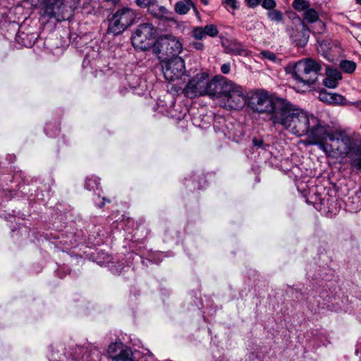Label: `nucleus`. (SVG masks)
<instances>
[{
    "label": "nucleus",
    "instance_id": "dca6fc26",
    "mask_svg": "<svg viewBox=\"0 0 361 361\" xmlns=\"http://www.w3.org/2000/svg\"><path fill=\"white\" fill-rule=\"evenodd\" d=\"M193 6L192 0H182L177 1L174 6V11L179 15H185Z\"/></svg>",
    "mask_w": 361,
    "mask_h": 361
},
{
    "label": "nucleus",
    "instance_id": "423d86ee",
    "mask_svg": "<svg viewBox=\"0 0 361 361\" xmlns=\"http://www.w3.org/2000/svg\"><path fill=\"white\" fill-rule=\"evenodd\" d=\"M140 13L129 7H123L116 10L109 20L108 32L114 35L121 34L129 27L137 23Z\"/></svg>",
    "mask_w": 361,
    "mask_h": 361
},
{
    "label": "nucleus",
    "instance_id": "1a4fd4ad",
    "mask_svg": "<svg viewBox=\"0 0 361 361\" xmlns=\"http://www.w3.org/2000/svg\"><path fill=\"white\" fill-rule=\"evenodd\" d=\"M42 15L55 18L58 20L65 18V14L73 11L80 4V0H43Z\"/></svg>",
    "mask_w": 361,
    "mask_h": 361
},
{
    "label": "nucleus",
    "instance_id": "ddd939ff",
    "mask_svg": "<svg viewBox=\"0 0 361 361\" xmlns=\"http://www.w3.org/2000/svg\"><path fill=\"white\" fill-rule=\"evenodd\" d=\"M107 352L112 361H134L130 348L126 346L122 342L111 343Z\"/></svg>",
    "mask_w": 361,
    "mask_h": 361
},
{
    "label": "nucleus",
    "instance_id": "5701e85b",
    "mask_svg": "<svg viewBox=\"0 0 361 361\" xmlns=\"http://www.w3.org/2000/svg\"><path fill=\"white\" fill-rule=\"evenodd\" d=\"M203 30L206 36L214 37L219 34L217 27L214 24L207 25L203 27Z\"/></svg>",
    "mask_w": 361,
    "mask_h": 361
},
{
    "label": "nucleus",
    "instance_id": "a211bd4d",
    "mask_svg": "<svg viewBox=\"0 0 361 361\" xmlns=\"http://www.w3.org/2000/svg\"><path fill=\"white\" fill-rule=\"evenodd\" d=\"M257 56L262 60H267L272 63L280 62V59L278 58L277 55L269 50H262Z\"/></svg>",
    "mask_w": 361,
    "mask_h": 361
},
{
    "label": "nucleus",
    "instance_id": "79ce46f5",
    "mask_svg": "<svg viewBox=\"0 0 361 361\" xmlns=\"http://www.w3.org/2000/svg\"><path fill=\"white\" fill-rule=\"evenodd\" d=\"M358 142H361V137H360V138H358ZM355 152H359L360 154H361V149H355Z\"/></svg>",
    "mask_w": 361,
    "mask_h": 361
},
{
    "label": "nucleus",
    "instance_id": "0eeeda50",
    "mask_svg": "<svg viewBox=\"0 0 361 361\" xmlns=\"http://www.w3.org/2000/svg\"><path fill=\"white\" fill-rule=\"evenodd\" d=\"M158 35L157 28L150 22L140 23L130 37L132 45L136 49L147 51L154 45Z\"/></svg>",
    "mask_w": 361,
    "mask_h": 361
},
{
    "label": "nucleus",
    "instance_id": "c85d7f7f",
    "mask_svg": "<svg viewBox=\"0 0 361 361\" xmlns=\"http://www.w3.org/2000/svg\"><path fill=\"white\" fill-rule=\"evenodd\" d=\"M232 45L233 46V49H232V52L238 54V55H242L245 52V49L242 47L241 44L234 42L232 43Z\"/></svg>",
    "mask_w": 361,
    "mask_h": 361
},
{
    "label": "nucleus",
    "instance_id": "f3484780",
    "mask_svg": "<svg viewBox=\"0 0 361 361\" xmlns=\"http://www.w3.org/2000/svg\"><path fill=\"white\" fill-rule=\"evenodd\" d=\"M298 19L302 23L301 37L300 38H295L294 39V41L296 43L297 46L303 47L308 42V39H309V29L307 27V25L305 24V23L300 20V18H298Z\"/></svg>",
    "mask_w": 361,
    "mask_h": 361
},
{
    "label": "nucleus",
    "instance_id": "2f4dec72",
    "mask_svg": "<svg viewBox=\"0 0 361 361\" xmlns=\"http://www.w3.org/2000/svg\"><path fill=\"white\" fill-rule=\"evenodd\" d=\"M152 0H135L136 4L141 8H147L151 4Z\"/></svg>",
    "mask_w": 361,
    "mask_h": 361
},
{
    "label": "nucleus",
    "instance_id": "e433bc0d",
    "mask_svg": "<svg viewBox=\"0 0 361 361\" xmlns=\"http://www.w3.org/2000/svg\"><path fill=\"white\" fill-rule=\"evenodd\" d=\"M102 200H103V201H102V203H99V204H98V207H102L105 204V203H106V202L109 203V202H111L109 200H107V199H106V198H104H104H102Z\"/></svg>",
    "mask_w": 361,
    "mask_h": 361
},
{
    "label": "nucleus",
    "instance_id": "7ed1b4c3",
    "mask_svg": "<svg viewBox=\"0 0 361 361\" xmlns=\"http://www.w3.org/2000/svg\"><path fill=\"white\" fill-rule=\"evenodd\" d=\"M220 77L221 75H216L210 78L207 71L198 73L189 80L183 92L190 99L205 95L215 99Z\"/></svg>",
    "mask_w": 361,
    "mask_h": 361
},
{
    "label": "nucleus",
    "instance_id": "6ab92c4d",
    "mask_svg": "<svg viewBox=\"0 0 361 361\" xmlns=\"http://www.w3.org/2000/svg\"><path fill=\"white\" fill-rule=\"evenodd\" d=\"M350 164L358 171H361V154L353 152L349 157Z\"/></svg>",
    "mask_w": 361,
    "mask_h": 361
},
{
    "label": "nucleus",
    "instance_id": "b1692460",
    "mask_svg": "<svg viewBox=\"0 0 361 361\" xmlns=\"http://www.w3.org/2000/svg\"><path fill=\"white\" fill-rule=\"evenodd\" d=\"M99 185V179L96 177L87 178L85 181V188L89 190L97 189Z\"/></svg>",
    "mask_w": 361,
    "mask_h": 361
},
{
    "label": "nucleus",
    "instance_id": "7c9ffc66",
    "mask_svg": "<svg viewBox=\"0 0 361 361\" xmlns=\"http://www.w3.org/2000/svg\"><path fill=\"white\" fill-rule=\"evenodd\" d=\"M328 76L330 78H332L334 80H336V81L338 83V81L341 79V74L339 71L334 70L333 71H330L328 73Z\"/></svg>",
    "mask_w": 361,
    "mask_h": 361
},
{
    "label": "nucleus",
    "instance_id": "9d476101",
    "mask_svg": "<svg viewBox=\"0 0 361 361\" xmlns=\"http://www.w3.org/2000/svg\"><path fill=\"white\" fill-rule=\"evenodd\" d=\"M162 71L165 79L174 81L185 73V62L181 57H173L161 61Z\"/></svg>",
    "mask_w": 361,
    "mask_h": 361
},
{
    "label": "nucleus",
    "instance_id": "4c0bfd02",
    "mask_svg": "<svg viewBox=\"0 0 361 361\" xmlns=\"http://www.w3.org/2000/svg\"><path fill=\"white\" fill-rule=\"evenodd\" d=\"M184 114H180V115L173 114V116L177 117L178 119H180L182 117H183Z\"/></svg>",
    "mask_w": 361,
    "mask_h": 361
},
{
    "label": "nucleus",
    "instance_id": "37998d69",
    "mask_svg": "<svg viewBox=\"0 0 361 361\" xmlns=\"http://www.w3.org/2000/svg\"><path fill=\"white\" fill-rule=\"evenodd\" d=\"M356 2L359 4H361V0H356Z\"/></svg>",
    "mask_w": 361,
    "mask_h": 361
},
{
    "label": "nucleus",
    "instance_id": "aec40b11",
    "mask_svg": "<svg viewBox=\"0 0 361 361\" xmlns=\"http://www.w3.org/2000/svg\"><path fill=\"white\" fill-rule=\"evenodd\" d=\"M340 68L346 73H352L356 68V63L353 61L343 60L340 62Z\"/></svg>",
    "mask_w": 361,
    "mask_h": 361
},
{
    "label": "nucleus",
    "instance_id": "c756f323",
    "mask_svg": "<svg viewBox=\"0 0 361 361\" xmlns=\"http://www.w3.org/2000/svg\"><path fill=\"white\" fill-rule=\"evenodd\" d=\"M252 144L257 148H262L264 149H267V147H269L268 145L264 144L263 140L254 138L252 140Z\"/></svg>",
    "mask_w": 361,
    "mask_h": 361
},
{
    "label": "nucleus",
    "instance_id": "9b49d317",
    "mask_svg": "<svg viewBox=\"0 0 361 361\" xmlns=\"http://www.w3.org/2000/svg\"><path fill=\"white\" fill-rule=\"evenodd\" d=\"M317 122H312L310 121V130L308 131L309 143L312 145H318L321 149V145H328L329 143L324 142L331 133H329L327 127L324 122L321 121L314 116Z\"/></svg>",
    "mask_w": 361,
    "mask_h": 361
},
{
    "label": "nucleus",
    "instance_id": "f257e3e1",
    "mask_svg": "<svg viewBox=\"0 0 361 361\" xmlns=\"http://www.w3.org/2000/svg\"><path fill=\"white\" fill-rule=\"evenodd\" d=\"M310 121L317 122L313 115H309L303 110L296 108L284 99L278 105V111L271 121L274 126H280L293 135L302 136L310 130Z\"/></svg>",
    "mask_w": 361,
    "mask_h": 361
},
{
    "label": "nucleus",
    "instance_id": "a19ab883",
    "mask_svg": "<svg viewBox=\"0 0 361 361\" xmlns=\"http://www.w3.org/2000/svg\"><path fill=\"white\" fill-rule=\"evenodd\" d=\"M356 107L361 111V102H358L356 104Z\"/></svg>",
    "mask_w": 361,
    "mask_h": 361
},
{
    "label": "nucleus",
    "instance_id": "f8f14e48",
    "mask_svg": "<svg viewBox=\"0 0 361 361\" xmlns=\"http://www.w3.org/2000/svg\"><path fill=\"white\" fill-rule=\"evenodd\" d=\"M159 44L163 49L166 57H179V54L183 50V44L175 36L164 35L159 38Z\"/></svg>",
    "mask_w": 361,
    "mask_h": 361
},
{
    "label": "nucleus",
    "instance_id": "2eb2a0df",
    "mask_svg": "<svg viewBox=\"0 0 361 361\" xmlns=\"http://www.w3.org/2000/svg\"><path fill=\"white\" fill-rule=\"evenodd\" d=\"M319 99L320 101L329 104H343L345 99L343 96L328 92L326 90H321L319 92Z\"/></svg>",
    "mask_w": 361,
    "mask_h": 361
},
{
    "label": "nucleus",
    "instance_id": "58836bf2",
    "mask_svg": "<svg viewBox=\"0 0 361 361\" xmlns=\"http://www.w3.org/2000/svg\"><path fill=\"white\" fill-rule=\"evenodd\" d=\"M192 8H193V11H194L195 15L198 16L199 15V12L197 11V8L194 5H193V6H192Z\"/></svg>",
    "mask_w": 361,
    "mask_h": 361
},
{
    "label": "nucleus",
    "instance_id": "393cba45",
    "mask_svg": "<svg viewBox=\"0 0 361 361\" xmlns=\"http://www.w3.org/2000/svg\"><path fill=\"white\" fill-rule=\"evenodd\" d=\"M152 48H153L154 54L158 56V58L161 60V62L163 60L167 59V57H166V55L164 53L163 49L159 44V40L156 43L154 42V45Z\"/></svg>",
    "mask_w": 361,
    "mask_h": 361
},
{
    "label": "nucleus",
    "instance_id": "4468645a",
    "mask_svg": "<svg viewBox=\"0 0 361 361\" xmlns=\"http://www.w3.org/2000/svg\"><path fill=\"white\" fill-rule=\"evenodd\" d=\"M292 6L298 12H302L303 18L309 23H313L319 20L318 11L312 8L310 3L305 0H293Z\"/></svg>",
    "mask_w": 361,
    "mask_h": 361
},
{
    "label": "nucleus",
    "instance_id": "c03bdc74",
    "mask_svg": "<svg viewBox=\"0 0 361 361\" xmlns=\"http://www.w3.org/2000/svg\"><path fill=\"white\" fill-rule=\"evenodd\" d=\"M324 57H326L328 59V61H331V59L329 57H327V56L326 54H324Z\"/></svg>",
    "mask_w": 361,
    "mask_h": 361
},
{
    "label": "nucleus",
    "instance_id": "ea45409f",
    "mask_svg": "<svg viewBox=\"0 0 361 361\" xmlns=\"http://www.w3.org/2000/svg\"><path fill=\"white\" fill-rule=\"evenodd\" d=\"M202 4H203L204 5H207L209 4V1L208 0H200Z\"/></svg>",
    "mask_w": 361,
    "mask_h": 361
},
{
    "label": "nucleus",
    "instance_id": "72a5a7b5",
    "mask_svg": "<svg viewBox=\"0 0 361 361\" xmlns=\"http://www.w3.org/2000/svg\"><path fill=\"white\" fill-rule=\"evenodd\" d=\"M230 70H231V65H230V63H224V64L221 66V71L224 74H228V73L230 72Z\"/></svg>",
    "mask_w": 361,
    "mask_h": 361
},
{
    "label": "nucleus",
    "instance_id": "bb28decb",
    "mask_svg": "<svg viewBox=\"0 0 361 361\" xmlns=\"http://www.w3.org/2000/svg\"><path fill=\"white\" fill-rule=\"evenodd\" d=\"M262 6L269 11L274 10L276 6L275 0H262L261 1Z\"/></svg>",
    "mask_w": 361,
    "mask_h": 361
},
{
    "label": "nucleus",
    "instance_id": "6e6552de",
    "mask_svg": "<svg viewBox=\"0 0 361 361\" xmlns=\"http://www.w3.org/2000/svg\"><path fill=\"white\" fill-rule=\"evenodd\" d=\"M321 70L319 63L312 59H306L295 63L293 76L298 82L310 85L316 82Z\"/></svg>",
    "mask_w": 361,
    "mask_h": 361
},
{
    "label": "nucleus",
    "instance_id": "c9c22d12",
    "mask_svg": "<svg viewBox=\"0 0 361 361\" xmlns=\"http://www.w3.org/2000/svg\"><path fill=\"white\" fill-rule=\"evenodd\" d=\"M192 46L197 50H201L202 49L204 44L202 42H195L192 44Z\"/></svg>",
    "mask_w": 361,
    "mask_h": 361
},
{
    "label": "nucleus",
    "instance_id": "f03ea898",
    "mask_svg": "<svg viewBox=\"0 0 361 361\" xmlns=\"http://www.w3.org/2000/svg\"><path fill=\"white\" fill-rule=\"evenodd\" d=\"M331 143L321 145V149L334 158L348 157L355 149H361V142L345 132L335 131L329 135Z\"/></svg>",
    "mask_w": 361,
    "mask_h": 361
},
{
    "label": "nucleus",
    "instance_id": "412c9836",
    "mask_svg": "<svg viewBox=\"0 0 361 361\" xmlns=\"http://www.w3.org/2000/svg\"><path fill=\"white\" fill-rule=\"evenodd\" d=\"M221 4L228 11H234L239 8V3L237 0H222Z\"/></svg>",
    "mask_w": 361,
    "mask_h": 361
},
{
    "label": "nucleus",
    "instance_id": "473e14b6",
    "mask_svg": "<svg viewBox=\"0 0 361 361\" xmlns=\"http://www.w3.org/2000/svg\"><path fill=\"white\" fill-rule=\"evenodd\" d=\"M248 7L254 8L261 4L262 0H245Z\"/></svg>",
    "mask_w": 361,
    "mask_h": 361
},
{
    "label": "nucleus",
    "instance_id": "cd10ccee",
    "mask_svg": "<svg viewBox=\"0 0 361 361\" xmlns=\"http://www.w3.org/2000/svg\"><path fill=\"white\" fill-rule=\"evenodd\" d=\"M323 84L326 87L336 88L338 83L336 81V80H334L332 78H330L327 75V77L324 79Z\"/></svg>",
    "mask_w": 361,
    "mask_h": 361
},
{
    "label": "nucleus",
    "instance_id": "f704fd0d",
    "mask_svg": "<svg viewBox=\"0 0 361 361\" xmlns=\"http://www.w3.org/2000/svg\"><path fill=\"white\" fill-rule=\"evenodd\" d=\"M159 11L161 17H165L169 13V11L167 10V8L162 6L159 7Z\"/></svg>",
    "mask_w": 361,
    "mask_h": 361
},
{
    "label": "nucleus",
    "instance_id": "a878e982",
    "mask_svg": "<svg viewBox=\"0 0 361 361\" xmlns=\"http://www.w3.org/2000/svg\"><path fill=\"white\" fill-rule=\"evenodd\" d=\"M192 36L197 40H202L206 37L203 27L197 26L193 27L192 30Z\"/></svg>",
    "mask_w": 361,
    "mask_h": 361
},
{
    "label": "nucleus",
    "instance_id": "39448f33",
    "mask_svg": "<svg viewBox=\"0 0 361 361\" xmlns=\"http://www.w3.org/2000/svg\"><path fill=\"white\" fill-rule=\"evenodd\" d=\"M218 89L215 94V99H221L224 102L223 106L229 110L241 109L246 100L243 89L241 86L221 75Z\"/></svg>",
    "mask_w": 361,
    "mask_h": 361
},
{
    "label": "nucleus",
    "instance_id": "20e7f679",
    "mask_svg": "<svg viewBox=\"0 0 361 361\" xmlns=\"http://www.w3.org/2000/svg\"><path fill=\"white\" fill-rule=\"evenodd\" d=\"M283 100L279 97H271L264 90L257 89L246 94L245 103L253 112L268 115L271 121V117L278 111V105H281Z\"/></svg>",
    "mask_w": 361,
    "mask_h": 361
},
{
    "label": "nucleus",
    "instance_id": "4be33fe9",
    "mask_svg": "<svg viewBox=\"0 0 361 361\" xmlns=\"http://www.w3.org/2000/svg\"><path fill=\"white\" fill-rule=\"evenodd\" d=\"M268 18L274 22H281L283 20V14L280 11L271 10L267 13Z\"/></svg>",
    "mask_w": 361,
    "mask_h": 361
}]
</instances>
